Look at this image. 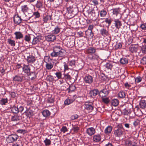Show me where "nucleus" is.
<instances>
[{
	"mask_svg": "<svg viewBox=\"0 0 146 146\" xmlns=\"http://www.w3.org/2000/svg\"><path fill=\"white\" fill-rule=\"evenodd\" d=\"M66 53V50L61 47L56 46L53 47V52L50 55L52 57H63L65 56Z\"/></svg>",
	"mask_w": 146,
	"mask_h": 146,
	"instance_id": "f257e3e1",
	"label": "nucleus"
},
{
	"mask_svg": "<svg viewBox=\"0 0 146 146\" xmlns=\"http://www.w3.org/2000/svg\"><path fill=\"white\" fill-rule=\"evenodd\" d=\"M84 11H86L88 15H91L92 17L96 19L97 18V8H92L88 5L85 6L84 9Z\"/></svg>",
	"mask_w": 146,
	"mask_h": 146,
	"instance_id": "f03ea898",
	"label": "nucleus"
},
{
	"mask_svg": "<svg viewBox=\"0 0 146 146\" xmlns=\"http://www.w3.org/2000/svg\"><path fill=\"white\" fill-rule=\"evenodd\" d=\"M110 92L109 86L106 85L103 89L101 90L99 92V96L101 97H106L108 95Z\"/></svg>",
	"mask_w": 146,
	"mask_h": 146,
	"instance_id": "7ed1b4c3",
	"label": "nucleus"
},
{
	"mask_svg": "<svg viewBox=\"0 0 146 146\" xmlns=\"http://www.w3.org/2000/svg\"><path fill=\"white\" fill-rule=\"evenodd\" d=\"M18 137V136L16 134H12L7 138L6 141L8 143H13L16 141Z\"/></svg>",
	"mask_w": 146,
	"mask_h": 146,
	"instance_id": "20e7f679",
	"label": "nucleus"
},
{
	"mask_svg": "<svg viewBox=\"0 0 146 146\" xmlns=\"http://www.w3.org/2000/svg\"><path fill=\"white\" fill-rule=\"evenodd\" d=\"M124 132L123 129L121 127H119L115 130L114 134L116 136L120 137L123 135Z\"/></svg>",
	"mask_w": 146,
	"mask_h": 146,
	"instance_id": "39448f33",
	"label": "nucleus"
},
{
	"mask_svg": "<svg viewBox=\"0 0 146 146\" xmlns=\"http://www.w3.org/2000/svg\"><path fill=\"white\" fill-rule=\"evenodd\" d=\"M73 3L72 2H67L66 3L67 9L69 13H73L76 9L74 8L72 4Z\"/></svg>",
	"mask_w": 146,
	"mask_h": 146,
	"instance_id": "423d86ee",
	"label": "nucleus"
},
{
	"mask_svg": "<svg viewBox=\"0 0 146 146\" xmlns=\"http://www.w3.org/2000/svg\"><path fill=\"white\" fill-rule=\"evenodd\" d=\"M36 60V58L35 56L31 55H30L27 57V61L29 64L34 63Z\"/></svg>",
	"mask_w": 146,
	"mask_h": 146,
	"instance_id": "0eeeda50",
	"label": "nucleus"
},
{
	"mask_svg": "<svg viewBox=\"0 0 146 146\" xmlns=\"http://www.w3.org/2000/svg\"><path fill=\"white\" fill-rule=\"evenodd\" d=\"M46 40L48 42L54 41L56 39V36L54 34L49 35L45 36Z\"/></svg>",
	"mask_w": 146,
	"mask_h": 146,
	"instance_id": "6e6552de",
	"label": "nucleus"
},
{
	"mask_svg": "<svg viewBox=\"0 0 146 146\" xmlns=\"http://www.w3.org/2000/svg\"><path fill=\"white\" fill-rule=\"evenodd\" d=\"M111 12L113 15L117 16L118 15H120L121 10L120 8H118L113 9L111 10Z\"/></svg>",
	"mask_w": 146,
	"mask_h": 146,
	"instance_id": "1a4fd4ad",
	"label": "nucleus"
},
{
	"mask_svg": "<svg viewBox=\"0 0 146 146\" xmlns=\"http://www.w3.org/2000/svg\"><path fill=\"white\" fill-rule=\"evenodd\" d=\"M76 98V96H74L73 98L71 99L67 98L64 101V103L65 105H69L72 103L75 100Z\"/></svg>",
	"mask_w": 146,
	"mask_h": 146,
	"instance_id": "9d476101",
	"label": "nucleus"
},
{
	"mask_svg": "<svg viewBox=\"0 0 146 146\" xmlns=\"http://www.w3.org/2000/svg\"><path fill=\"white\" fill-rule=\"evenodd\" d=\"M52 20V15L46 14L44 15L42 20L44 23H47Z\"/></svg>",
	"mask_w": 146,
	"mask_h": 146,
	"instance_id": "9b49d317",
	"label": "nucleus"
},
{
	"mask_svg": "<svg viewBox=\"0 0 146 146\" xmlns=\"http://www.w3.org/2000/svg\"><path fill=\"white\" fill-rule=\"evenodd\" d=\"M99 92L98 90L96 89L90 91L89 94L91 97L94 98L98 94H99Z\"/></svg>",
	"mask_w": 146,
	"mask_h": 146,
	"instance_id": "f8f14e48",
	"label": "nucleus"
},
{
	"mask_svg": "<svg viewBox=\"0 0 146 146\" xmlns=\"http://www.w3.org/2000/svg\"><path fill=\"white\" fill-rule=\"evenodd\" d=\"M126 146H137V143L134 141L127 140L125 141Z\"/></svg>",
	"mask_w": 146,
	"mask_h": 146,
	"instance_id": "ddd939ff",
	"label": "nucleus"
},
{
	"mask_svg": "<svg viewBox=\"0 0 146 146\" xmlns=\"http://www.w3.org/2000/svg\"><path fill=\"white\" fill-rule=\"evenodd\" d=\"M100 33L101 35L104 37H106L109 35L108 30L104 28H102L100 30Z\"/></svg>",
	"mask_w": 146,
	"mask_h": 146,
	"instance_id": "4468645a",
	"label": "nucleus"
},
{
	"mask_svg": "<svg viewBox=\"0 0 146 146\" xmlns=\"http://www.w3.org/2000/svg\"><path fill=\"white\" fill-rule=\"evenodd\" d=\"M13 20L16 24H19L22 22L23 19L18 15H15L14 17Z\"/></svg>",
	"mask_w": 146,
	"mask_h": 146,
	"instance_id": "2eb2a0df",
	"label": "nucleus"
},
{
	"mask_svg": "<svg viewBox=\"0 0 146 146\" xmlns=\"http://www.w3.org/2000/svg\"><path fill=\"white\" fill-rule=\"evenodd\" d=\"M84 80L86 83L88 84L91 83L93 81L92 77L90 75H88L85 76L84 79Z\"/></svg>",
	"mask_w": 146,
	"mask_h": 146,
	"instance_id": "dca6fc26",
	"label": "nucleus"
},
{
	"mask_svg": "<svg viewBox=\"0 0 146 146\" xmlns=\"http://www.w3.org/2000/svg\"><path fill=\"white\" fill-rule=\"evenodd\" d=\"M23 71L27 74L31 71V68L29 65H26L24 64L23 67Z\"/></svg>",
	"mask_w": 146,
	"mask_h": 146,
	"instance_id": "f3484780",
	"label": "nucleus"
},
{
	"mask_svg": "<svg viewBox=\"0 0 146 146\" xmlns=\"http://www.w3.org/2000/svg\"><path fill=\"white\" fill-rule=\"evenodd\" d=\"M27 75L29 78L32 80L35 79L36 77V73L35 72H30Z\"/></svg>",
	"mask_w": 146,
	"mask_h": 146,
	"instance_id": "a211bd4d",
	"label": "nucleus"
},
{
	"mask_svg": "<svg viewBox=\"0 0 146 146\" xmlns=\"http://www.w3.org/2000/svg\"><path fill=\"white\" fill-rule=\"evenodd\" d=\"M114 24L115 27L117 29H119L122 25L121 22L118 19H115L114 20Z\"/></svg>",
	"mask_w": 146,
	"mask_h": 146,
	"instance_id": "6ab92c4d",
	"label": "nucleus"
},
{
	"mask_svg": "<svg viewBox=\"0 0 146 146\" xmlns=\"http://www.w3.org/2000/svg\"><path fill=\"white\" fill-rule=\"evenodd\" d=\"M86 133L89 135L92 136L95 133V129L92 127L89 128L87 129Z\"/></svg>",
	"mask_w": 146,
	"mask_h": 146,
	"instance_id": "aec40b11",
	"label": "nucleus"
},
{
	"mask_svg": "<svg viewBox=\"0 0 146 146\" xmlns=\"http://www.w3.org/2000/svg\"><path fill=\"white\" fill-rule=\"evenodd\" d=\"M61 29V28L60 25L56 26L54 28V30L52 31V34L54 35L58 34L60 32Z\"/></svg>",
	"mask_w": 146,
	"mask_h": 146,
	"instance_id": "412c9836",
	"label": "nucleus"
},
{
	"mask_svg": "<svg viewBox=\"0 0 146 146\" xmlns=\"http://www.w3.org/2000/svg\"><path fill=\"white\" fill-rule=\"evenodd\" d=\"M96 52V49L93 47H90L86 50V52L92 55Z\"/></svg>",
	"mask_w": 146,
	"mask_h": 146,
	"instance_id": "4be33fe9",
	"label": "nucleus"
},
{
	"mask_svg": "<svg viewBox=\"0 0 146 146\" xmlns=\"http://www.w3.org/2000/svg\"><path fill=\"white\" fill-rule=\"evenodd\" d=\"M101 140V137L99 134L94 135L93 137V140L96 142H98Z\"/></svg>",
	"mask_w": 146,
	"mask_h": 146,
	"instance_id": "5701e85b",
	"label": "nucleus"
},
{
	"mask_svg": "<svg viewBox=\"0 0 146 146\" xmlns=\"http://www.w3.org/2000/svg\"><path fill=\"white\" fill-rule=\"evenodd\" d=\"M14 34L15 35L16 39H20L23 37V35L20 32H16Z\"/></svg>",
	"mask_w": 146,
	"mask_h": 146,
	"instance_id": "b1692460",
	"label": "nucleus"
},
{
	"mask_svg": "<svg viewBox=\"0 0 146 146\" xmlns=\"http://www.w3.org/2000/svg\"><path fill=\"white\" fill-rule=\"evenodd\" d=\"M13 80L15 82H21L22 81L23 78L19 75H16L13 78Z\"/></svg>",
	"mask_w": 146,
	"mask_h": 146,
	"instance_id": "393cba45",
	"label": "nucleus"
},
{
	"mask_svg": "<svg viewBox=\"0 0 146 146\" xmlns=\"http://www.w3.org/2000/svg\"><path fill=\"white\" fill-rule=\"evenodd\" d=\"M120 62L122 64H125L128 63V60L126 58L123 57L120 59Z\"/></svg>",
	"mask_w": 146,
	"mask_h": 146,
	"instance_id": "a878e982",
	"label": "nucleus"
},
{
	"mask_svg": "<svg viewBox=\"0 0 146 146\" xmlns=\"http://www.w3.org/2000/svg\"><path fill=\"white\" fill-rule=\"evenodd\" d=\"M140 107L144 109L146 107V101L145 100H141L140 102Z\"/></svg>",
	"mask_w": 146,
	"mask_h": 146,
	"instance_id": "bb28decb",
	"label": "nucleus"
},
{
	"mask_svg": "<svg viewBox=\"0 0 146 146\" xmlns=\"http://www.w3.org/2000/svg\"><path fill=\"white\" fill-rule=\"evenodd\" d=\"M86 36L90 38H92L94 36V33L92 31L87 30L85 31Z\"/></svg>",
	"mask_w": 146,
	"mask_h": 146,
	"instance_id": "cd10ccee",
	"label": "nucleus"
},
{
	"mask_svg": "<svg viewBox=\"0 0 146 146\" xmlns=\"http://www.w3.org/2000/svg\"><path fill=\"white\" fill-rule=\"evenodd\" d=\"M107 13L106 10L104 9L100 11H99L98 15H99L101 17H104L107 15Z\"/></svg>",
	"mask_w": 146,
	"mask_h": 146,
	"instance_id": "c85d7f7f",
	"label": "nucleus"
},
{
	"mask_svg": "<svg viewBox=\"0 0 146 146\" xmlns=\"http://www.w3.org/2000/svg\"><path fill=\"white\" fill-rule=\"evenodd\" d=\"M20 117L17 114H16L12 116L11 120L13 121H17L20 120Z\"/></svg>",
	"mask_w": 146,
	"mask_h": 146,
	"instance_id": "c756f323",
	"label": "nucleus"
},
{
	"mask_svg": "<svg viewBox=\"0 0 146 146\" xmlns=\"http://www.w3.org/2000/svg\"><path fill=\"white\" fill-rule=\"evenodd\" d=\"M112 128L110 126H108L105 129L104 132L106 134L110 133L112 130Z\"/></svg>",
	"mask_w": 146,
	"mask_h": 146,
	"instance_id": "7c9ffc66",
	"label": "nucleus"
},
{
	"mask_svg": "<svg viewBox=\"0 0 146 146\" xmlns=\"http://www.w3.org/2000/svg\"><path fill=\"white\" fill-rule=\"evenodd\" d=\"M42 113L43 115L45 117L49 116L50 114V112L48 110H43Z\"/></svg>",
	"mask_w": 146,
	"mask_h": 146,
	"instance_id": "2f4dec72",
	"label": "nucleus"
},
{
	"mask_svg": "<svg viewBox=\"0 0 146 146\" xmlns=\"http://www.w3.org/2000/svg\"><path fill=\"white\" fill-rule=\"evenodd\" d=\"M111 105L114 106H117L119 104V101L117 99H114L111 101Z\"/></svg>",
	"mask_w": 146,
	"mask_h": 146,
	"instance_id": "473e14b6",
	"label": "nucleus"
},
{
	"mask_svg": "<svg viewBox=\"0 0 146 146\" xmlns=\"http://www.w3.org/2000/svg\"><path fill=\"white\" fill-rule=\"evenodd\" d=\"M123 113L124 115H129L131 112V110L130 109L125 108L123 110Z\"/></svg>",
	"mask_w": 146,
	"mask_h": 146,
	"instance_id": "72a5a7b5",
	"label": "nucleus"
},
{
	"mask_svg": "<svg viewBox=\"0 0 146 146\" xmlns=\"http://www.w3.org/2000/svg\"><path fill=\"white\" fill-rule=\"evenodd\" d=\"M84 107L85 109L90 111H92L93 109V107L92 106L87 104H85Z\"/></svg>",
	"mask_w": 146,
	"mask_h": 146,
	"instance_id": "f704fd0d",
	"label": "nucleus"
},
{
	"mask_svg": "<svg viewBox=\"0 0 146 146\" xmlns=\"http://www.w3.org/2000/svg\"><path fill=\"white\" fill-rule=\"evenodd\" d=\"M102 101L106 104L109 103L110 101L108 98L101 97Z\"/></svg>",
	"mask_w": 146,
	"mask_h": 146,
	"instance_id": "c9c22d12",
	"label": "nucleus"
},
{
	"mask_svg": "<svg viewBox=\"0 0 146 146\" xmlns=\"http://www.w3.org/2000/svg\"><path fill=\"white\" fill-rule=\"evenodd\" d=\"M138 48L137 47L133 46L129 47V50L132 53H136L137 51Z\"/></svg>",
	"mask_w": 146,
	"mask_h": 146,
	"instance_id": "e433bc0d",
	"label": "nucleus"
},
{
	"mask_svg": "<svg viewBox=\"0 0 146 146\" xmlns=\"http://www.w3.org/2000/svg\"><path fill=\"white\" fill-rule=\"evenodd\" d=\"M11 111L13 113L17 114L19 112V110L18 107L15 106L11 108Z\"/></svg>",
	"mask_w": 146,
	"mask_h": 146,
	"instance_id": "4c0bfd02",
	"label": "nucleus"
},
{
	"mask_svg": "<svg viewBox=\"0 0 146 146\" xmlns=\"http://www.w3.org/2000/svg\"><path fill=\"white\" fill-rule=\"evenodd\" d=\"M22 11L24 13L28 12L29 8L27 5L23 6L21 7Z\"/></svg>",
	"mask_w": 146,
	"mask_h": 146,
	"instance_id": "58836bf2",
	"label": "nucleus"
},
{
	"mask_svg": "<svg viewBox=\"0 0 146 146\" xmlns=\"http://www.w3.org/2000/svg\"><path fill=\"white\" fill-rule=\"evenodd\" d=\"M63 75L64 76V77L63 78L68 80H70L71 79L70 76L68 73H64Z\"/></svg>",
	"mask_w": 146,
	"mask_h": 146,
	"instance_id": "ea45409f",
	"label": "nucleus"
},
{
	"mask_svg": "<svg viewBox=\"0 0 146 146\" xmlns=\"http://www.w3.org/2000/svg\"><path fill=\"white\" fill-rule=\"evenodd\" d=\"M99 57V56L98 55L94 54L92 56H89V58L90 60H97Z\"/></svg>",
	"mask_w": 146,
	"mask_h": 146,
	"instance_id": "a19ab883",
	"label": "nucleus"
},
{
	"mask_svg": "<svg viewBox=\"0 0 146 146\" xmlns=\"http://www.w3.org/2000/svg\"><path fill=\"white\" fill-rule=\"evenodd\" d=\"M112 21L113 19L111 18H108L105 19L104 21L106 22V23L108 24V26H109L111 24Z\"/></svg>",
	"mask_w": 146,
	"mask_h": 146,
	"instance_id": "79ce46f5",
	"label": "nucleus"
},
{
	"mask_svg": "<svg viewBox=\"0 0 146 146\" xmlns=\"http://www.w3.org/2000/svg\"><path fill=\"white\" fill-rule=\"evenodd\" d=\"M140 51L143 54H146V45H143L141 47Z\"/></svg>",
	"mask_w": 146,
	"mask_h": 146,
	"instance_id": "37998d69",
	"label": "nucleus"
},
{
	"mask_svg": "<svg viewBox=\"0 0 146 146\" xmlns=\"http://www.w3.org/2000/svg\"><path fill=\"white\" fill-rule=\"evenodd\" d=\"M36 7L38 8H41L42 7V3L40 1H37L36 5Z\"/></svg>",
	"mask_w": 146,
	"mask_h": 146,
	"instance_id": "c03bdc74",
	"label": "nucleus"
},
{
	"mask_svg": "<svg viewBox=\"0 0 146 146\" xmlns=\"http://www.w3.org/2000/svg\"><path fill=\"white\" fill-rule=\"evenodd\" d=\"M53 65L51 63H48L46 62V67L48 70H51L53 67Z\"/></svg>",
	"mask_w": 146,
	"mask_h": 146,
	"instance_id": "a18cd8bd",
	"label": "nucleus"
},
{
	"mask_svg": "<svg viewBox=\"0 0 146 146\" xmlns=\"http://www.w3.org/2000/svg\"><path fill=\"white\" fill-rule=\"evenodd\" d=\"M118 95L120 98H123L125 97L126 95L124 92L121 91L119 92Z\"/></svg>",
	"mask_w": 146,
	"mask_h": 146,
	"instance_id": "49530a36",
	"label": "nucleus"
},
{
	"mask_svg": "<svg viewBox=\"0 0 146 146\" xmlns=\"http://www.w3.org/2000/svg\"><path fill=\"white\" fill-rule=\"evenodd\" d=\"M39 41L40 39L38 37H35L33 40L32 44H35L38 42Z\"/></svg>",
	"mask_w": 146,
	"mask_h": 146,
	"instance_id": "de8ad7c7",
	"label": "nucleus"
},
{
	"mask_svg": "<svg viewBox=\"0 0 146 146\" xmlns=\"http://www.w3.org/2000/svg\"><path fill=\"white\" fill-rule=\"evenodd\" d=\"M67 90H68L69 92H72L76 89L75 86L73 85L70 86L69 88H67Z\"/></svg>",
	"mask_w": 146,
	"mask_h": 146,
	"instance_id": "09e8293b",
	"label": "nucleus"
},
{
	"mask_svg": "<svg viewBox=\"0 0 146 146\" xmlns=\"http://www.w3.org/2000/svg\"><path fill=\"white\" fill-rule=\"evenodd\" d=\"M8 42L11 46H15V41L14 40H12L11 39H8L7 40Z\"/></svg>",
	"mask_w": 146,
	"mask_h": 146,
	"instance_id": "8fccbe9b",
	"label": "nucleus"
},
{
	"mask_svg": "<svg viewBox=\"0 0 146 146\" xmlns=\"http://www.w3.org/2000/svg\"><path fill=\"white\" fill-rule=\"evenodd\" d=\"M44 142L46 146H49L51 144V141L50 140L48 139L47 138L45 139Z\"/></svg>",
	"mask_w": 146,
	"mask_h": 146,
	"instance_id": "3c124183",
	"label": "nucleus"
},
{
	"mask_svg": "<svg viewBox=\"0 0 146 146\" xmlns=\"http://www.w3.org/2000/svg\"><path fill=\"white\" fill-rule=\"evenodd\" d=\"M74 42L73 40H71L69 41H68L67 43V44L69 46V47H72L74 45Z\"/></svg>",
	"mask_w": 146,
	"mask_h": 146,
	"instance_id": "603ef678",
	"label": "nucleus"
},
{
	"mask_svg": "<svg viewBox=\"0 0 146 146\" xmlns=\"http://www.w3.org/2000/svg\"><path fill=\"white\" fill-rule=\"evenodd\" d=\"M55 74L58 79H60L62 78V74L61 72L59 71L57 72Z\"/></svg>",
	"mask_w": 146,
	"mask_h": 146,
	"instance_id": "864d4df0",
	"label": "nucleus"
},
{
	"mask_svg": "<svg viewBox=\"0 0 146 146\" xmlns=\"http://www.w3.org/2000/svg\"><path fill=\"white\" fill-rule=\"evenodd\" d=\"M46 79L47 80L52 82L53 81L54 78L52 76L50 75L47 76Z\"/></svg>",
	"mask_w": 146,
	"mask_h": 146,
	"instance_id": "5fc2aeb1",
	"label": "nucleus"
},
{
	"mask_svg": "<svg viewBox=\"0 0 146 146\" xmlns=\"http://www.w3.org/2000/svg\"><path fill=\"white\" fill-rule=\"evenodd\" d=\"M26 113L28 115L30 116H33L34 114L33 111L31 110L27 111Z\"/></svg>",
	"mask_w": 146,
	"mask_h": 146,
	"instance_id": "6e6d98bb",
	"label": "nucleus"
},
{
	"mask_svg": "<svg viewBox=\"0 0 146 146\" xmlns=\"http://www.w3.org/2000/svg\"><path fill=\"white\" fill-rule=\"evenodd\" d=\"M122 44L120 43H117L115 45V48L116 49H117L119 48H120L122 47Z\"/></svg>",
	"mask_w": 146,
	"mask_h": 146,
	"instance_id": "4d7b16f0",
	"label": "nucleus"
},
{
	"mask_svg": "<svg viewBox=\"0 0 146 146\" xmlns=\"http://www.w3.org/2000/svg\"><path fill=\"white\" fill-rule=\"evenodd\" d=\"M24 40L26 41L29 42L31 40V37L29 35H28L25 36Z\"/></svg>",
	"mask_w": 146,
	"mask_h": 146,
	"instance_id": "13d9d810",
	"label": "nucleus"
},
{
	"mask_svg": "<svg viewBox=\"0 0 146 146\" xmlns=\"http://www.w3.org/2000/svg\"><path fill=\"white\" fill-rule=\"evenodd\" d=\"M79 129V127L77 126H74L72 128V130L74 131V133L78 132Z\"/></svg>",
	"mask_w": 146,
	"mask_h": 146,
	"instance_id": "bf43d9fd",
	"label": "nucleus"
},
{
	"mask_svg": "<svg viewBox=\"0 0 146 146\" xmlns=\"http://www.w3.org/2000/svg\"><path fill=\"white\" fill-rule=\"evenodd\" d=\"M1 102L2 105H5V103L7 102V98L2 99L1 101Z\"/></svg>",
	"mask_w": 146,
	"mask_h": 146,
	"instance_id": "052dcab7",
	"label": "nucleus"
},
{
	"mask_svg": "<svg viewBox=\"0 0 146 146\" xmlns=\"http://www.w3.org/2000/svg\"><path fill=\"white\" fill-rule=\"evenodd\" d=\"M106 67L108 69H111L112 67V65L110 63H107L106 64Z\"/></svg>",
	"mask_w": 146,
	"mask_h": 146,
	"instance_id": "680f3d73",
	"label": "nucleus"
},
{
	"mask_svg": "<svg viewBox=\"0 0 146 146\" xmlns=\"http://www.w3.org/2000/svg\"><path fill=\"white\" fill-rule=\"evenodd\" d=\"M33 15L36 18H38L40 17V14L38 11L34 12Z\"/></svg>",
	"mask_w": 146,
	"mask_h": 146,
	"instance_id": "e2e57ef3",
	"label": "nucleus"
},
{
	"mask_svg": "<svg viewBox=\"0 0 146 146\" xmlns=\"http://www.w3.org/2000/svg\"><path fill=\"white\" fill-rule=\"evenodd\" d=\"M61 131L64 133L67 131V129L66 127L63 126L61 129Z\"/></svg>",
	"mask_w": 146,
	"mask_h": 146,
	"instance_id": "0e129e2a",
	"label": "nucleus"
},
{
	"mask_svg": "<svg viewBox=\"0 0 146 146\" xmlns=\"http://www.w3.org/2000/svg\"><path fill=\"white\" fill-rule=\"evenodd\" d=\"M140 27L143 30H146V23H144L141 24Z\"/></svg>",
	"mask_w": 146,
	"mask_h": 146,
	"instance_id": "69168bd1",
	"label": "nucleus"
},
{
	"mask_svg": "<svg viewBox=\"0 0 146 146\" xmlns=\"http://www.w3.org/2000/svg\"><path fill=\"white\" fill-rule=\"evenodd\" d=\"M47 101L49 103H52L54 102V99L52 98H49L48 99Z\"/></svg>",
	"mask_w": 146,
	"mask_h": 146,
	"instance_id": "338daca9",
	"label": "nucleus"
},
{
	"mask_svg": "<svg viewBox=\"0 0 146 146\" xmlns=\"http://www.w3.org/2000/svg\"><path fill=\"white\" fill-rule=\"evenodd\" d=\"M135 80L136 82L139 83L141 81V78L139 77H137L135 78Z\"/></svg>",
	"mask_w": 146,
	"mask_h": 146,
	"instance_id": "774afa93",
	"label": "nucleus"
}]
</instances>
